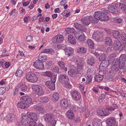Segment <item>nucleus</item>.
Here are the masks:
<instances>
[{
	"mask_svg": "<svg viewBox=\"0 0 126 126\" xmlns=\"http://www.w3.org/2000/svg\"><path fill=\"white\" fill-rule=\"evenodd\" d=\"M64 83V86L67 89H70L71 88V87L70 84L68 81L65 82Z\"/></svg>",
	"mask_w": 126,
	"mask_h": 126,
	"instance_id": "nucleus-49",
	"label": "nucleus"
},
{
	"mask_svg": "<svg viewBox=\"0 0 126 126\" xmlns=\"http://www.w3.org/2000/svg\"><path fill=\"white\" fill-rule=\"evenodd\" d=\"M30 119L29 115H25L22 118L21 123L22 125H27L30 122Z\"/></svg>",
	"mask_w": 126,
	"mask_h": 126,
	"instance_id": "nucleus-10",
	"label": "nucleus"
},
{
	"mask_svg": "<svg viewBox=\"0 0 126 126\" xmlns=\"http://www.w3.org/2000/svg\"><path fill=\"white\" fill-rule=\"evenodd\" d=\"M57 43H61L64 40V37L63 35L58 34L54 38Z\"/></svg>",
	"mask_w": 126,
	"mask_h": 126,
	"instance_id": "nucleus-17",
	"label": "nucleus"
},
{
	"mask_svg": "<svg viewBox=\"0 0 126 126\" xmlns=\"http://www.w3.org/2000/svg\"><path fill=\"white\" fill-rule=\"evenodd\" d=\"M74 36L77 39L81 41H84L85 40V36L83 33L77 31L74 32Z\"/></svg>",
	"mask_w": 126,
	"mask_h": 126,
	"instance_id": "nucleus-3",
	"label": "nucleus"
},
{
	"mask_svg": "<svg viewBox=\"0 0 126 126\" xmlns=\"http://www.w3.org/2000/svg\"><path fill=\"white\" fill-rule=\"evenodd\" d=\"M40 99L43 102H47L48 100V98L47 97H41Z\"/></svg>",
	"mask_w": 126,
	"mask_h": 126,
	"instance_id": "nucleus-60",
	"label": "nucleus"
},
{
	"mask_svg": "<svg viewBox=\"0 0 126 126\" xmlns=\"http://www.w3.org/2000/svg\"><path fill=\"white\" fill-rule=\"evenodd\" d=\"M83 63L81 61L79 60H76L75 67L79 73H80L82 70L83 67Z\"/></svg>",
	"mask_w": 126,
	"mask_h": 126,
	"instance_id": "nucleus-8",
	"label": "nucleus"
},
{
	"mask_svg": "<svg viewBox=\"0 0 126 126\" xmlns=\"http://www.w3.org/2000/svg\"><path fill=\"white\" fill-rule=\"evenodd\" d=\"M114 60L113 61L111 65V69L112 70L116 72L117 71L119 70V64L113 63Z\"/></svg>",
	"mask_w": 126,
	"mask_h": 126,
	"instance_id": "nucleus-20",
	"label": "nucleus"
},
{
	"mask_svg": "<svg viewBox=\"0 0 126 126\" xmlns=\"http://www.w3.org/2000/svg\"><path fill=\"white\" fill-rule=\"evenodd\" d=\"M29 116L30 120H33L34 121H36L38 120V118L37 114L35 113H30L29 114Z\"/></svg>",
	"mask_w": 126,
	"mask_h": 126,
	"instance_id": "nucleus-24",
	"label": "nucleus"
},
{
	"mask_svg": "<svg viewBox=\"0 0 126 126\" xmlns=\"http://www.w3.org/2000/svg\"><path fill=\"white\" fill-rule=\"evenodd\" d=\"M44 74L45 75L49 77H51L53 74L51 72L49 71L46 72L44 73Z\"/></svg>",
	"mask_w": 126,
	"mask_h": 126,
	"instance_id": "nucleus-53",
	"label": "nucleus"
},
{
	"mask_svg": "<svg viewBox=\"0 0 126 126\" xmlns=\"http://www.w3.org/2000/svg\"><path fill=\"white\" fill-rule=\"evenodd\" d=\"M22 73L23 72L21 70H17L15 73V75L16 76L19 77L22 75Z\"/></svg>",
	"mask_w": 126,
	"mask_h": 126,
	"instance_id": "nucleus-45",
	"label": "nucleus"
},
{
	"mask_svg": "<svg viewBox=\"0 0 126 126\" xmlns=\"http://www.w3.org/2000/svg\"><path fill=\"white\" fill-rule=\"evenodd\" d=\"M103 111L102 112L104 115H103L102 116H105L108 115L109 114V111L108 110L103 109Z\"/></svg>",
	"mask_w": 126,
	"mask_h": 126,
	"instance_id": "nucleus-57",
	"label": "nucleus"
},
{
	"mask_svg": "<svg viewBox=\"0 0 126 126\" xmlns=\"http://www.w3.org/2000/svg\"><path fill=\"white\" fill-rule=\"evenodd\" d=\"M112 36L115 39H119L120 37V34L118 31L115 30L113 32Z\"/></svg>",
	"mask_w": 126,
	"mask_h": 126,
	"instance_id": "nucleus-27",
	"label": "nucleus"
},
{
	"mask_svg": "<svg viewBox=\"0 0 126 126\" xmlns=\"http://www.w3.org/2000/svg\"><path fill=\"white\" fill-rule=\"evenodd\" d=\"M26 105L22 101V102H18L17 104V106L18 107L20 108L24 109L26 108Z\"/></svg>",
	"mask_w": 126,
	"mask_h": 126,
	"instance_id": "nucleus-38",
	"label": "nucleus"
},
{
	"mask_svg": "<svg viewBox=\"0 0 126 126\" xmlns=\"http://www.w3.org/2000/svg\"><path fill=\"white\" fill-rule=\"evenodd\" d=\"M32 89L36 94L39 96H41L44 94V91L42 87L38 85H34L33 86Z\"/></svg>",
	"mask_w": 126,
	"mask_h": 126,
	"instance_id": "nucleus-4",
	"label": "nucleus"
},
{
	"mask_svg": "<svg viewBox=\"0 0 126 126\" xmlns=\"http://www.w3.org/2000/svg\"><path fill=\"white\" fill-rule=\"evenodd\" d=\"M86 74L87 75H92L93 73L92 71V69L90 68H89L88 69L87 71Z\"/></svg>",
	"mask_w": 126,
	"mask_h": 126,
	"instance_id": "nucleus-62",
	"label": "nucleus"
},
{
	"mask_svg": "<svg viewBox=\"0 0 126 126\" xmlns=\"http://www.w3.org/2000/svg\"><path fill=\"white\" fill-rule=\"evenodd\" d=\"M71 94L73 99L75 100H79L81 98L80 93L76 91L72 92Z\"/></svg>",
	"mask_w": 126,
	"mask_h": 126,
	"instance_id": "nucleus-7",
	"label": "nucleus"
},
{
	"mask_svg": "<svg viewBox=\"0 0 126 126\" xmlns=\"http://www.w3.org/2000/svg\"><path fill=\"white\" fill-rule=\"evenodd\" d=\"M68 40L70 43L72 44L76 43V41L74 37L72 35H69L68 36Z\"/></svg>",
	"mask_w": 126,
	"mask_h": 126,
	"instance_id": "nucleus-19",
	"label": "nucleus"
},
{
	"mask_svg": "<svg viewBox=\"0 0 126 126\" xmlns=\"http://www.w3.org/2000/svg\"><path fill=\"white\" fill-rule=\"evenodd\" d=\"M60 80L62 83H64L69 80V78L65 74H61L59 77Z\"/></svg>",
	"mask_w": 126,
	"mask_h": 126,
	"instance_id": "nucleus-14",
	"label": "nucleus"
},
{
	"mask_svg": "<svg viewBox=\"0 0 126 126\" xmlns=\"http://www.w3.org/2000/svg\"><path fill=\"white\" fill-rule=\"evenodd\" d=\"M88 79L87 80V81L88 83H89L91 82L92 79V75H87Z\"/></svg>",
	"mask_w": 126,
	"mask_h": 126,
	"instance_id": "nucleus-59",
	"label": "nucleus"
},
{
	"mask_svg": "<svg viewBox=\"0 0 126 126\" xmlns=\"http://www.w3.org/2000/svg\"><path fill=\"white\" fill-rule=\"evenodd\" d=\"M21 99L24 103L27 105L31 104L32 102L31 98L28 96L25 95L22 96Z\"/></svg>",
	"mask_w": 126,
	"mask_h": 126,
	"instance_id": "nucleus-9",
	"label": "nucleus"
},
{
	"mask_svg": "<svg viewBox=\"0 0 126 126\" xmlns=\"http://www.w3.org/2000/svg\"><path fill=\"white\" fill-rule=\"evenodd\" d=\"M119 7L120 9L126 14V5L123 3H120L119 5Z\"/></svg>",
	"mask_w": 126,
	"mask_h": 126,
	"instance_id": "nucleus-35",
	"label": "nucleus"
},
{
	"mask_svg": "<svg viewBox=\"0 0 126 126\" xmlns=\"http://www.w3.org/2000/svg\"><path fill=\"white\" fill-rule=\"evenodd\" d=\"M59 94L57 93H54L52 94V99L54 101L57 100L59 99Z\"/></svg>",
	"mask_w": 126,
	"mask_h": 126,
	"instance_id": "nucleus-41",
	"label": "nucleus"
},
{
	"mask_svg": "<svg viewBox=\"0 0 126 126\" xmlns=\"http://www.w3.org/2000/svg\"><path fill=\"white\" fill-rule=\"evenodd\" d=\"M50 123L51 126H55L56 124V121L53 119L49 122Z\"/></svg>",
	"mask_w": 126,
	"mask_h": 126,
	"instance_id": "nucleus-61",
	"label": "nucleus"
},
{
	"mask_svg": "<svg viewBox=\"0 0 126 126\" xmlns=\"http://www.w3.org/2000/svg\"><path fill=\"white\" fill-rule=\"evenodd\" d=\"M8 121L13 122L15 121L16 116L15 115L11 113H9L7 115Z\"/></svg>",
	"mask_w": 126,
	"mask_h": 126,
	"instance_id": "nucleus-26",
	"label": "nucleus"
},
{
	"mask_svg": "<svg viewBox=\"0 0 126 126\" xmlns=\"http://www.w3.org/2000/svg\"><path fill=\"white\" fill-rule=\"evenodd\" d=\"M95 60L94 58H92L90 59H88L87 61V63L88 64L91 66L94 63Z\"/></svg>",
	"mask_w": 126,
	"mask_h": 126,
	"instance_id": "nucleus-42",
	"label": "nucleus"
},
{
	"mask_svg": "<svg viewBox=\"0 0 126 126\" xmlns=\"http://www.w3.org/2000/svg\"><path fill=\"white\" fill-rule=\"evenodd\" d=\"M118 6V4L117 3H114L108 6V8L109 11L112 13L117 14L118 12L116 11V10H117V8Z\"/></svg>",
	"mask_w": 126,
	"mask_h": 126,
	"instance_id": "nucleus-5",
	"label": "nucleus"
},
{
	"mask_svg": "<svg viewBox=\"0 0 126 126\" xmlns=\"http://www.w3.org/2000/svg\"><path fill=\"white\" fill-rule=\"evenodd\" d=\"M92 124L93 126H99L101 124V121L98 119H94L93 122Z\"/></svg>",
	"mask_w": 126,
	"mask_h": 126,
	"instance_id": "nucleus-29",
	"label": "nucleus"
},
{
	"mask_svg": "<svg viewBox=\"0 0 126 126\" xmlns=\"http://www.w3.org/2000/svg\"><path fill=\"white\" fill-rule=\"evenodd\" d=\"M5 92L4 87H1L0 88V95L3 94Z\"/></svg>",
	"mask_w": 126,
	"mask_h": 126,
	"instance_id": "nucleus-58",
	"label": "nucleus"
},
{
	"mask_svg": "<svg viewBox=\"0 0 126 126\" xmlns=\"http://www.w3.org/2000/svg\"><path fill=\"white\" fill-rule=\"evenodd\" d=\"M42 53L41 52L39 55L38 57V60H40V61H42L46 60L47 59V56L42 55Z\"/></svg>",
	"mask_w": 126,
	"mask_h": 126,
	"instance_id": "nucleus-37",
	"label": "nucleus"
},
{
	"mask_svg": "<svg viewBox=\"0 0 126 126\" xmlns=\"http://www.w3.org/2000/svg\"><path fill=\"white\" fill-rule=\"evenodd\" d=\"M126 60V55L125 54H122L120 56L119 59L116 58L114 60L113 63L119 64L120 69H123L124 67Z\"/></svg>",
	"mask_w": 126,
	"mask_h": 126,
	"instance_id": "nucleus-1",
	"label": "nucleus"
},
{
	"mask_svg": "<svg viewBox=\"0 0 126 126\" xmlns=\"http://www.w3.org/2000/svg\"><path fill=\"white\" fill-rule=\"evenodd\" d=\"M106 96L105 94H101L99 96L98 98V101L100 102H101L103 100L105 97Z\"/></svg>",
	"mask_w": 126,
	"mask_h": 126,
	"instance_id": "nucleus-44",
	"label": "nucleus"
},
{
	"mask_svg": "<svg viewBox=\"0 0 126 126\" xmlns=\"http://www.w3.org/2000/svg\"><path fill=\"white\" fill-rule=\"evenodd\" d=\"M102 34L99 31L94 32L92 35L93 37L97 41L100 40V39H102Z\"/></svg>",
	"mask_w": 126,
	"mask_h": 126,
	"instance_id": "nucleus-12",
	"label": "nucleus"
},
{
	"mask_svg": "<svg viewBox=\"0 0 126 126\" xmlns=\"http://www.w3.org/2000/svg\"><path fill=\"white\" fill-rule=\"evenodd\" d=\"M103 110L101 109H99L97 110V113L99 115L102 116L103 115H104L103 114Z\"/></svg>",
	"mask_w": 126,
	"mask_h": 126,
	"instance_id": "nucleus-48",
	"label": "nucleus"
},
{
	"mask_svg": "<svg viewBox=\"0 0 126 126\" xmlns=\"http://www.w3.org/2000/svg\"><path fill=\"white\" fill-rule=\"evenodd\" d=\"M69 47H66L63 50L65 51V54L68 57L72 56L73 55V50Z\"/></svg>",
	"mask_w": 126,
	"mask_h": 126,
	"instance_id": "nucleus-16",
	"label": "nucleus"
},
{
	"mask_svg": "<svg viewBox=\"0 0 126 126\" xmlns=\"http://www.w3.org/2000/svg\"><path fill=\"white\" fill-rule=\"evenodd\" d=\"M58 64L63 70L66 71H67V68L66 67H65V64L63 62L60 61L58 63Z\"/></svg>",
	"mask_w": 126,
	"mask_h": 126,
	"instance_id": "nucleus-30",
	"label": "nucleus"
},
{
	"mask_svg": "<svg viewBox=\"0 0 126 126\" xmlns=\"http://www.w3.org/2000/svg\"><path fill=\"white\" fill-rule=\"evenodd\" d=\"M37 123L33 121H30L29 123V125L28 126H36Z\"/></svg>",
	"mask_w": 126,
	"mask_h": 126,
	"instance_id": "nucleus-56",
	"label": "nucleus"
},
{
	"mask_svg": "<svg viewBox=\"0 0 126 126\" xmlns=\"http://www.w3.org/2000/svg\"><path fill=\"white\" fill-rule=\"evenodd\" d=\"M33 65L36 68L40 69L43 70L44 66L43 62L40 60H36L34 63Z\"/></svg>",
	"mask_w": 126,
	"mask_h": 126,
	"instance_id": "nucleus-6",
	"label": "nucleus"
},
{
	"mask_svg": "<svg viewBox=\"0 0 126 126\" xmlns=\"http://www.w3.org/2000/svg\"><path fill=\"white\" fill-rule=\"evenodd\" d=\"M122 43L119 40H115L114 42V49L118 50L119 48L121 46Z\"/></svg>",
	"mask_w": 126,
	"mask_h": 126,
	"instance_id": "nucleus-22",
	"label": "nucleus"
},
{
	"mask_svg": "<svg viewBox=\"0 0 126 126\" xmlns=\"http://www.w3.org/2000/svg\"><path fill=\"white\" fill-rule=\"evenodd\" d=\"M117 106L115 104H113L112 106L109 107L108 109L110 111L114 110Z\"/></svg>",
	"mask_w": 126,
	"mask_h": 126,
	"instance_id": "nucleus-46",
	"label": "nucleus"
},
{
	"mask_svg": "<svg viewBox=\"0 0 126 126\" xmlns=\"http://www.w3.org/2000/svg\"><path fill=\"white\" fill-rule=\"evenodd\" d=\"M56 76L55 75H53L52 76H51V79L52 82H53L54 83L55 82L56 80Z\"/></svg>",
	"mask_w": 126,
	"mask_h": 126,
	"instance_id": "nucleus-54",
	"label": "nucleus"
},
{
	"mask_svg": "<svg viewBox=\"0 0 126 126\" xmlns=\"http://www.w3.org/2000/svg\"><path fill=\"white\" fill-rule=\"evenodd\" d=\"M77 52L80 54L86 53L87 51L86 49L84 47H79L77 50Z\"/></svg>",
	"mask_w": 126,
	"mask_h": 126,
	"instance_id": "nucleus-34",
	"label": "nucleus"
},
{
	"mask_svg": "<svg viewBox=\"0 0 126 126\" xmlns=\"http://www.w3.org/2000/svg\"><path fill=\"white\" fill-rule=\"evenodd\" d=\"M81 25V24L76 23L74 24V26L76 28L79 30H80Z\"/></svg>",
	"mask_w": 126,
	"mask_h": 126,
	"instance_id": "nucleus-52",
	"label": "nucleus"
},
{
	"mask_svg": "<svg viewBox=\"0 0 126 126\" xmlns=\"http://www.w3.org/2000/svg\"><path fill=\"white\" fill-rule=\"evenodd\" d=\"M103 75L98 74H96L94 77L95 81L98 82L101 81L103 80Z\"/></svg>",
	"mask_w": 126,
	"mask_h": 126,
	"instance_id": "nucleus-28",
	"label": "nucleus"
},
{
	"mask_svg": "<svg viewBox=\"0 0 126 126\" xmlns=\"http://www.w3.org/2000/svg\"><path fill=\"white\" fill-rule=\"evenodd\" d=\"M44 117L45 121L50 122L53 119V115L51 114H47L44 115Z\"/></svg>",
	"mask_w": 126,
	"mask_h": 126,
	"instance_id": "nucleus-21",
	"label": "nucleus"
},
{
	"mask_svg": "<svg viewBox=\"0 0 126 126\" xmlns=\"http://www.w3.org/2000/svg\"><path fill=\"white\" fill-rule=\"evenodd\" d=\"M104 13L101 11L96 12L94 15V17L95 19L101 21V17L103 16Z\"/></svg>",
	"mask_w": 126,
	"mask_h": 126,
	"instance_id": "nucleus-18",
	"label": "nucleus"
},
{
	"mask_svg": "<svg viewBox=\"0 0 126 126\" xmlns=\"http://www.w3.org/2000/svg\"><path fill=\"white\" fill-rule=\"evenodd\" d=\"M105 68L103 66L102 64H100L99 66V70L100 72L102 71V70H104V69Z\"/></svg>",
	"mask_w": 126,
	"mask_h": 126,
	"instance_id": "nucleus-63",
	"label": "nucleus"
},
{
	"mask_svg": "<svg viewBox=\"0 0 126 126\" xmlns=\"http://www.w3.org/2000/svg\"><path fill=\"white\" fill-rule=\"evenodd\" d=\"M52 71L53 72L57 73L59 71V68L58 67H55L53 68Z\"/></svg>",
	"mask_w": 126,
	"mask_h": 126,
	"instance_id": "nucleus-64",
	"label": "nucleus"
},
{
	"mask_svg": "<svg viewBox=\"0 0 126 126\" xmlns=\"http://www.w3.org/2000/svg\"><path fill=\"white\" fill-rule=\"evenodd\" d=\"M92 18L91 16H84L81 19L82 23L85 25H88L90 23V19Z\"/></svg>",
	"mask_w": 126,
	"mask_h": 126,
	"instance_id": "nucleus-11",
	"label": "nucleus"
},
{
	"mask_svg": "<svg viewBox=\"0 0 126 126\" xmlns=\"http://www.w3.org/2000/svg\"><path fill=\"white\" fill-rule=\"evenodd\" d=\"M114 20L115 22L119 24L121 23L122 21V19L118 17L115 18L114 19Z\"/></svg>",
	"mask_w": 126,
	"mask_h": 126,
	"instance_id": "nucleus-51",
	"label": "nucleus"
},
{
	"mask_svg": "<svg viewBox=\"0 0 126 126\" xmlns=\"http://www.w3.org/2000/svg\"><path fill=\"white\" fill-rule=\"evenodd\" d=\"M115 57V54L114 53H112L108 57V59L110 61L112 60Z\"/></svg>",
	"mask_w": 126,
	"mask_h": 126,
	"instance_id": "nucleus-47",
	"label": "nucleus"
},
{
	"mask_svg": "<svg viewBox=\"0 0 126 126\" xmlns=\"http://www.w3.org/2000/svg\"><path fill=\"white\" fill-rule=\"evenodd\" d=\"M109 62L108 60H105L101 63V64H102L103 66L105 68H106L108 67L109 65Z\"/></svg>",
	"mask_w": 126,
	"mask_h": 126,
	"instance_id": "nucleus-36",
	"label": "nucleus"
},
{
	"mask_svg": "<svg viewBox=\"0 0 126 126\" xmlns=\"http://www.w3.org/2000/svg\"><path fill=\"white\" fill-rule=\"evenodd\" d=\"M66 114L68 118L70 119H74V115L72 111L70 110H68L66 112Z\"/></svg>",
	"mask_w": 126,
	"mask_h": 126,
	"instance_id": "nucleus-25",
	"label": "nucleus"
},
{
	"mask_svg": "<svg viewBox=\"0 0 126 126\" xmlns=\"http://www.w3.org/2000/svg\"><path fill=\"white\" fill-rule=\"evenodd\" d=\"M46 84L47 87L51 90H54L55 89V83L50 81L46 82Z\"/></svg>",
	"mask_w": 126,
	"mask_h": 126,
	"instance_id": "nucleus-15",
	"label": "nucleus"
},
{
	"mask_svg": "<svg viewBox=\"0 0 126 126\" xmlns=\"http://www.w3.org/2000/svg\"><path fill=\"white\" fill-rule=\"evenodd\" d=\"M106 122L109 126H113L116 122L115 119L112 117H110L107 119Z\"/></svg>",
	"mask_w": 126,
	"mask_h": 126,
	"instance_id": "nucleus-13",
	"label": "nucleus"
},
{
	"mask_svg": "<svg viewBox=\"0 0 126 126\" xmlns=\"http://www.w3.org/2000/svg\"><path fill=\"white\" fill-rule=\"evenodd\" d=\"M101 21H107L109 20V17L107 15L104 13L103 16L101 17Z\"/></svg>",
	"mask_w": 126,
	"mask_h": 126,
	"instance_id": "nucleus-39",
	"label": "nucleus"
},
{
	"mask_svg": "<svg viewBox=\"0 0 126 126\" xmlns=\"http://www.w3.org/2000/svg\"><path fill=\"white\" fill-rule=\"evenodd\" d=\"M106 58V56L105 53L101 54L100 56L99 60L100 62H102Z\"/></svg>",
	"mask_w": 126,
	"mask_h": 126,
	"instance_id": "nucleus-43",
	"label": "nucleus"
},
{
	"mask_svg": "<svg viewBox=\"0 0 126 126\" xmlns=\"http://www.w3.org/2000/svg\"><path fill=\"white\" fill-rule=\"evenodd\" d=\"M121 39L123 41H126V34L124 32H122L121 34Z\"/></svg>",
	"mask_w": 126,
	"mask_h": 126,
	"instance_id": "nucleus-50",
	"label": "nucleus"
},
{
	"mask_svg": "<svg viewBox=\"0 0 126 126\" xmlns=\"http://www.w3.org/2000/svg\"><path fill=\"white\" fill-rule=\"evenodd\" d=\"M60 105L63 108L66 109L68 107V101L65 99H62L61 101Z\"/></svg>",
	"mask_w": 126,
	"mask_h": 126,
	"instance_id": "nucleus-23",
	"label": "nucleus"
},
{
	"mask_svg": "<svg viewBox=\"0 0 126 126\" xmlns=\"http://www.w3.org/2000/svg\"><path fill=\"white\" fill-rule=\"evenodd\" d=\"M19 88L23 92L26 91L27 90L26 85L23 83L21 84Z\"/></svg>",
	"mask_w": 126,
	"mask_h": 126,
	"instance_id": "nucleus-40",
	"label": "nucleus"
},
{
	"mask_svg": "<svg viewBox=\"0 0 126 126\" xmlns=\"http://www.w3.org/2000/svg\"><path fill=\"white\" fill-rule=\"evenodd\" d=\"M25 78L29 82L34 83L38 80V78L36 75L33 73L29 72L26 74Z\"/></svg>",
	"mask_w": 126,
	"mask_h": 126,
	"instance_id": "nucleus-2",
	"label": "nucleus"
},
{
	"mask_svg": "<svg viewBox=\"0 0 126 126\" xmlns=\"http://www.w3.org/2000/svg\"><path fill=\"white\" fill-rule=\"evenodd\" d=\"M88 46L91 49H93L94 47V45L92 41L90 39H88L86 42Z\"/></svg>",
	"mask_w": 126,
	"mask_h": 126,
	"instance_id": "nucleus-31",
	"label": "nucleus"
},
{
	"mask_svg": "<svg viewBox=\"0 0 126 126\" xmlns=\"http://www.w3.org/2000/svg\"><path fill=\"white\" fill-rule=\"evenodd\" d=\"M34 108L35 110L38 111H41L43 110V108L39 106L37 107L36 106H34Z\"/></svg>",
	"mask_w": 126,
	"mask_h": 126,
	"instance_id": "nucleus-55",
	"label": "nucleus"
},
{
	"mask_svg": "<svg viewBox=\"0 0 126 126\" xmlns=\"http://www.w3.org/2000/svg\"><path fill=\"white\" fill-rule=\"evenodd\" d=\"M68 73L71 76L74 77L77 73V72L76 70L72 69L68 71Z\"/></svg>",
	"mask_w": 126,
	"mask_h": 126,
	"instance_id": "nucleus-32",
	"label": "nucleus"
},
{
	"mask_svg": "<svg viewBox=\"0 0 126 126\" xmlns=\"http://www.w3.org/2000/svg\"><path fill=\"white\" fill-rule=\"evenodd\" d=\"M105 44L110 46L112 45V42L111 39L109 37H106L105 39Z\"/></svg>",
	"mask_w": 126,
	"mask_h": 126,
	"instance_id": "nucleus-33",
	"label": "nucleus"
}]
</instances>
